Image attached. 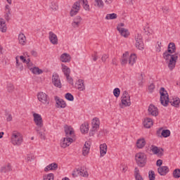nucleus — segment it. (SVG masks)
Here are the masks:
<instances>
[{"instance_id":"1","label":"nucleus","mask_w":180,"mask_h":180,"mask_svg":"<svg viewBox=\"0 0 180 180\" xmlns=\"http://www.w3.org/2000/svg\"><path fill=\"white\" fill-rule=\"evenodd\" d=\"M160 103L162 106L165 108L168 106V103H171L172 106H174V108H178L180 103L179 98H176L173 101H169V95H168V92L165 90V88L161 87L160 89Z\"/></svg>"},{"instance_id":"2","label":"nucleus","mask_w":180,"mask_h":180,"mask_svg":"<svg viewBox=\"0 0 180 180\" xmlns=\"http://www.w3.org/2000/svg\"><path fill=\"white\" fill-rule=\"evenodd\" d=\"M179 53H176L175 54H171L168 51H165L162 56L164 60H165L166 63H168V68L171 71L175 68V65H176V60H178Z\"/></svg>"},{"instance_id":"3","label":"nucleus","mask_w":180,"mask_h":180,"mask_svg":"<svg viewBox=\"0 0 180 180\" xmlns=\"http://www.w3.org/2000/svg\"><path fill=\"white\" fill-rule=\"evenodd\" d=\"M135 160L139 167L143 168L147 164V155L144 153H138L135 155Z\"/></svg>"},{"instance_id":"4","label":"nucleus","mask_w":180,"mask_h":180,"mask_svg":"<svg viewBox=\"0 0 180 180\" xmlns=\"http://www.w3.org/2000/svg\"><path fill=\"white\" fill-rule=\"evenodd\" d=\"M121 102L122 103L120 104V108L122 109L131 105V102L130 101V95H129L127 91H123L122 96L121 97Z\"/></svg>"},{"instance_id":"5","label":"nucleus","mask_w":180,"mask_h":180,"mask_svg":"<svg viewBox=\"0 0 180 180\" xmlns=\"http://www.w3.org/2000/svg\"><path fill=\"white\" fill-rule=\"evenodd\" d=\"M23 141V139L20 134L16 131H14L11 136V143L13 146H20Z\"/></svg>"},{"instance_id":"6","label":"nucleus","mask_w":180,"mask_h":180,"mask_svg":"<svg viewBox=\"0 0 180 180\" xmlns=\"http://www.w3.org/2000/svg\"><path fill=\"white\" fill-rule=\"evenodd\" d=\"M136 44L135 46L138 50L143 51L144 50V42L143 41V36L140 34H137L135 36Z\"/></svg>"},{"instance_id":"7","label":"nucleus","mask_w":180,"mask_h":180,"mask_svg":"<svg viewBox=\"0 0 180 180\" xmlns=\"http://www.w3.org/2000/svg\"><path fill=\"white\" fill-rule=\"evenodd\" d=\"M38 101L44 103V105H49L50 103V98H49V96L44 92H39L37 94Z\"/></svg>"},{"instance_id":"8","label":"nucleus","mask_w":180,"mask_h":180,"mask_svg":"<svg viewBox=\"0 0 180 180\" xmlns=\"http://www.w3.org/2000/svg\"><path fill=\"white\" fill-rule=\"evenodd\" d=\"M52 84L54 85V86H56V88L61 89L62 84H61V80H60V76H58V74L53 73L52 75Z\"/></svg>"},{"instance_id":"9","label":"nucleus","mask_w":180,"mask_h":180,"mask_svg":"<svg viewBox=\"0 0 180 180\" xmlns=\"http://www.w3.org/2000/svg\"><path fill=\"white\" fill-rule=\"evenodd\" d=\"M33 117L35 124H37L38 128L41 129L43 127V118H41V115H40V114L34 113Z\"/></svg>"},{"instance_id":"10","label":"nucleus","mask_w":180,"mask_h":180,"mask_svg":"<svg viewBox=\"0 0 180 180\" xmlns=\"http://www.w3.org/2000/svg\"><path fill=\"white\" fill-rule=\"evenodd\" d=\"M55 101H56V108H58L60 109H64V108H67V103H65V101L63 99L60 98V97L56 96Z\"/></svg>"},{"instance_id":"11","label":"nucleus","mask_w":180,"mask_h":180,"mask_svg":"<svg viewBox=\"0 0 180 180\" xmlns=\"http://www.w3.org/2000/svg\"><path fill=\"white\" fill-rule=\"evenodd\" d=\"M72 175H76V176H77V175H80V176H84V178H88L89 176L88 171L82 167L80 169H76V170L74 171Z\"/></svg>"},{"instance_id":"12","label":"nucleus","mask_w":180,"mask_h":180,"mask_svg":"<svg viewBox=\"0 0 180 180\" xmlns=\"http://www.w3.org/2000/svg\"><path fill=\"white\" fill-rule=\"evenodd\" d=\"M150 150L155 155H158V157H162L164 155V149L162 148H158L157 146L152 145Z\"/></svg>"},{"instance_id":"13","label":"nucleus","mask_w":180,"mask_h":180,"mask_svg":"<svg viewBox=\"0 0 180 180\" xmlns=\"http://www.w3.org/2000/svg\"><path fill=\"white\" fill-rule=\"evenodd\" d=\"M72 141H74L72 138L66 136V138H63V140L60 141V147L62 148H67V147H69Z\"/></svg>"},{"instance_id":"14","label":"nucleus","mask_w":180,"mask_h":180,"mask_svg":"<svg viewBox=\"0 0 180 180\" xmlns=\"http://www.w3.org/2000/svg\"><path fill=\"white\" fill-rule=\"evenodd\" d=\"M65 133L66 137H70L72 139H74V137H75V132H74V129L68 125L65 126Z\"/></svg>"},{"instance_id":"15","label":"nucleus","mask_w":180,"mask_h":180,"mask_svg":"<svg viewBox=\"0 0 180 180\" xmlns=\"http://www.w3.org/2000/svg\"><path fill=\"white\" fill-rule=\"evenodd\" d=\"M149 115L151 116L157 117L158 116V108L155 105L150 104L148 109Z\"/></svg>"},{"instance_id":"16","label":"nucleus","mask_w":180,"mask_h":180,"mask_svg":"<svg viewBox=\"0 0 180 180\" xmlns=\"http://www.w3.org/2000/svg\"><path fill=\"white\" fill-rule=\"evenodd\" d=\"M49 40L51 43L53 45L58 44V38L57 37V35L51 31L49 32Z\"/></svg>"},{"instance_id":"17","label":"nucleus","mask_w":180,"mask_h":180,"mask_svg":"<svg viewBox=\"0 0 180 180\" xmlns=\"http://www.w3.org/2000/svg\"><path fill=\"white\" fill-rule=\"evenodd\" d=\"M158 172L162 176H165L166 174L169 172V168H168L167 166H162L158 167Z\"/></svg>"},{"instance_id":"18","label":"nucleus","mask_w":180,"mask_h":180,"mask_svg":"<svg viewBox=\"0 0 180 180\" xmlns=\"http://www.w3.org/2000/svg\"><path fill=\"white\" fill-rule=\"evenodd\" d=\"M170 54H174V53L176 52V46H175V43L170 42L167 46V50H166Z\"/></svg>"},{"instance_id":"19","label":"nucleus","mask_w":180,"mask_h":180,"mask_svg":"<svg viewBox=\"0 0 180 180\" xmlns=\"http://www.w3.org/2000/svg\"><path fill=\"white\" fill-rule=\"evenodd\" d=\"M108 153V146L106 143H102L100 145V157H104Z\"/></svg>"},{"instance_id":"20","label":"nucleus","mask_w":180,"mask_h":180,"mask_svg":"<svg viewBox=\"0 0 180 180\" xmlns=\"http://www.w3.org/2000/svg\"><path fill=\"white\" fill-rule=\"evenodd\" d=\"M117 30L120 32L121 36H123V37H128L129 34H130V33H129V30L126 28L117 27Z\"/></svg>"},{"instance_id":"21","label":"nucleus","mask_w":180,"mask_h":180,"mask_svg":"<svg viewBox=\"0 0 180 180\" xmlns=\"http://www.w3.org/2000/svg\"><path fill=\"white\" fill-rule=\"evenodd\" d=\"M0 30L2 33H6V30H8L6 21H5L4 18H0Z\"/></svg>"},{"instance_id":"22","label":"nucleus","mask_w":180,"mask_h":180,"mask_svg":"<svg viewBox=\"0 0 180 180\" xmlns=\"http://www.w3.org/2000/svg\"><path fill=\"white\" fill-rule=\"evenodd\" d=\"M58 168V165L57 163H51L49 165L46 166L44 169V171H56Z\"/></svg>"},{"instance_id":"23","label":"nucleus","mask_w":180,"mask_h":180,"mask_svg":"<svg viewBox=\"0 0 180 180\" xmlns=\"http://www.w3.org/2000/svg\"><path fill=\"white\" fill-rule=\"evenodd\" d=\"M60 61L62 63H70L71 61V56L67 53H63L60 56Z\"/></svg>"},{"instance_id":"24","label":"nucleus","mask_w":180,"mask_h":180,"mask_svg":"<svg viewBox=\"0 0 180 180\" xmlns=\"http://www.w3.org/2000/svg\"><path fill=\"white\" fill-rule=\"evenodd\" d=\"M99 124H101L99 118L98 117L94 118L92 121V129H94V130H98V129H99Z\"/></svg>"},{"instance_id":"25","label":"nucleus","mask_w":180,"mask_h":180,"mask_svg":"<svg viewBox=\"0 0 180 180\" xmlns=\"http://www.w3.org/2000/svg\"><path fill=\"white\" fill-rule=\"evenodd\" d=\"M146 146V139L144 138L139 139L136 141V147L138 148H143Z\"/></svg>"},{"instance_id":"26","label":"nucleus","mask_w":180,"mask_h":180,"mask_svg":"<svg viewBox=\"0 0 180 180\" xmlns=\"http://www.w3.org/2000/svg\"><path fill=\"white\" fill-rule=\"evenodd\" d=\"M18 41L20 44H22V46H25V44H26V36H25V34L23 33L19 34Z\"/></svg>"},{"instance_id":"27","label":"nucleus","mask_w":180,"mask_h":180,"mask_svg":"<svg viewBox=\"0 0 180 180\" xmlns=\"http://www.w3.org/2000/svg\"><path fill=\"white\" fill-rule=\"evenodd\" d=\"M12 171V166L10 163H8L7 165L3 166L1 168V172H4V174H6V172H11Z\"/></svg>"},{"instance_id":"28","label":"nucleus","mask_w":180,"mask_h":180,"mask_svg":"<svg viewBox=\"0 0 180 180\" xmlns=\"http://www.w3.org/2000/svg\"><path fill=\"white\" fill-rule=\"evenodd\" d=\"M62 71L65 77L69 76L71 74V69L67 67V65L62 64Z\"/></svg>"},{"instance_id":"29","label":"nucleus","mask_w":180,"mask_h":180,"mask_svg":"<svg viewBox=\"0 0 180 180\" xmlns=\"http://www.w3.org/2000/svg\"><path fill=\"white\" fill-rule=\"evenodd\" d=\"M143 126L146 129H150L153 126V120L150 118H146L143 121Z\"/></svg>"},{"instance_id":"30","label":"nucleus","mask_w":180,"mask_h":180,"mask_svg":"<svg viewBox=\"0 0 180 180\" xmlns=\"http://www.w3.org/2000/svg\"><path fill=\"white\" fill-rule=\"evenodd\" d=\"M37 134L39 136L41 140H46V134H44V131H41V129L40 128H36L35 129Z\"/></svg>"},{"instance_id":"31","label":"nucleus","mask_w":180,"mask_h":180,"mask_svg":"<svg viewBox=\"0 0 180 180\" xmlns=\"http://www.w3.org/2000/svg\"><path fill=\"white\" fill-rule=\"evenodd\" d=\"M77 89L79 91H85V85L84 84V80L79 79L77 81Z\"/></svg>"},{"instance_id":"32","label":"nucleus","mask_w":180,"mask_h":180,"mask_svg":"<svg viewBox=\"0 0 180 180\" xmlns=\"http://www.w3.org/2000/svg\"><path fill=\"white\" fill-rule=\"evenodd\" d=\"M81 132L83 134L88 133L89 131V127L88 123H84L80 126Z\"/></svg>"},{"instance_id":"33","label":"nucleus","mask_w":180,"mask_h":180,"mask_svg":"<svg viewBox=\"0 0 180 180\" xmlns=\"http://www.w3.org/2000/svg\"><path fill=\"white\" fill-rule=\"evenodd\" d=\"M30 71H32V74L40 75V74H43V70L37 67L31 68Z\"/></svg>"},{"instance_id":"34","label":"nucleus","mask_w":180,"mask_h":180,"mask_svg":"<svg viewBox=\"0 0 180 180\" xmlns=\"http://www.w3.org/2000/svg\"><path fill=\"white\" fill-rule=\"evenodd\" d=\"M136 58H137V57L136 56V55L134 53L131 54L130 57L129 58V65H134V63H136Z\"/></svg>"},{"instance_id":"35","label":"nucleus","mask_w":180,"mask_h":180,"mask_svg":"<svg viewBox=\"0 0 180 180\" xmlns=\"http://www.w3.org/2000/svg\"><path fill=\"white\" fill-rule=\"evenodd\" d=\"M15 67L19 68L20 71H23V64L19 63V56L15 57Z\"/></svg>"},{"instance_id":"36","label":"nucleus","mask_w":180,"mask_h":180,"mask_svg":"<svg viewBox=\"0 0 180 180\" xmlns=\"http://www.w3.org/2000/svg\"><path fill=\"white\" fill-rule=\"evenodd\" d=\"M127 57H129V52H125L124 53H123L122 55V59L121 61V64L122 65H124L125 64L127 63Z\"/></svg>"},{"instance_id":"37","label":"nucleus","mask_w":180,"mask_h":180,"mask_svg":"<svg viewBox=\"0 0 180 180\" xmlns=\"http://www.w3.org/2000/svg\"><path fill=\"white\" fill-rule=\"evenodd\" d=\"M162 137L167 139V137H169L171 136V131L169 129H163L162 131Z\"/></svg>"},{"instance_id":"38","label":"nucleus","mask_w":180,"mask_h":180,"mask_svg":"<svg viewBox=\"0 0 180 180\" xmlns=\"http://www.w3.org/2000/svg\"><path fill=\"white\" fill-rule=\"evenodd\" d=\"M105 19L106 20L117 19V14L115 13L107 14V15L105 16Z\"/></svg>"},{"instance_id":"39","label":"nucleus","mask_w":180,"mask_h":180,"mask_svg":"<svg viewBox=\"0 0 180 180\" xmlns=\"http://www.w3.org/2000/svg\"><path fill=\"white\" fill-rule=\"evenodd\" d=\"M94 6L96 8H103L104 4L102 0H94Z\"/></svg>"},{"instance_id":"40","label":"nucleus","mask_w":180,"mask_h":180,"mask_svg":"<svg viewBox=\"0 0 180 180\" xmlns=\"http://www.w3.org/2000/svg\"><path fill=\"white\" fill-rule=\"evenodd\" d=\"M13 91H15V86H13L12 84V83H8L7 84V91L9 93V94H12V92H13Z\"/></svg>"},{"instance_id":"41","label":"nucleus","mask_w":180,"mask_h":180,"mask_svg":"<svg viewBox=\"0 0 180 180\" xmlns=\"http://www.w3.org/2000/svg\"><path fill=\"white\" fill-rule=\"evenodd\" d=\"M65 99H67V101H69L70 102H72V101H74V96H72V94H71L70 93H67L65 95Z\"/></svg>"},{"instance_id":"42","label":"nucleus","mask_w":180,"mask_h":180,"mask_svg":"<svg viewBox=\"0 0 180 180\" xmlns=\"http://www.w3.org/2000/svg\"><path fill=\"white\" fill-rule=\"evenodd\" d=\"M174 178H180V169H176L173 171Z\"/></svg>"},{"instance_id":"43","label":"nucleus","mask_w":180,"mask_h":180,"mask_svg":"<svg viewBox=\"0 0 180 180\" xmlns=\"http://www.w3.org/2000/svg\"><path fill=\"white\" fill-rule=\"evenodd\" d=\"M81 8V4H79V1H76L73 6H72V8L75 11H79V8Z\"/></svg>"},{"instance_id":"44","label":"nucleus","mask_w":180,"mask_h":180,"mask_svg":"<svg viewBox=\"0 0 180 180\" xmlns=\"http://www.w3.org/2000/svg\"><path fill=\"white\" fill-rule=\"evenodd\" d=\"M148 178H149V180H155V173L154 172V171L153 170L149 171Z\"/></svg>"},{"instance_id":"45","label":"nucleus","mask_w":180,"mask_h":180,"mask_svg":"<svg viewBox=\"0 0 180 180\" xmlns=\"http://www.w3.org/2000/svg\"><path fill=\"white\" fill-rule=\"evenodd\" d=\"M5 116H6L7 122H12V120H13L12 114H10L7 110H6Z\"/></svg>"},{"instance_id":"46","label":"nucleus","mask_w":180,"mask_h":180,"mask_svg":"<svg viewBox=\"0 0 180 180\" xmlns=\"http://www.w3.org/2000/svg\"><path fill=\"white\" fill-rule=\"evenodd\" d=\"M89 150H91V148L84 147L83 146L82 149V154L85 157L86 155H88L89 154Z\"/></svg>"},{"instance_id":"47","label":"nucleus","mask_w":180,"mask_h":180,"mask_svg":"<svg viewBox=\"0 0 180 180\" xmlns=\"http://www.w3.org/2000/svg\"><path fill=\"white\" fill-rule=\"evenodd\" d=\"M113 95L115 96V98H119V96H120V89L115 88L113 90Z\"/></svg>"},{"instance_id":"48","label":"nucleus","mask_w":180,"mask_h":180,"mask_svg":"<svg viewBox=\"0 0 180 180\" xmlns=\"http://www.w3.org/2000/svg\"><path fill=\"white\" fill-rule=\"evenodd\" d=\"M44 180H54V174L50 173L44 177Z\"/></svg>"},{"instance_id":"49","label":"nucleus","mask_w":180,"mask_h":180,"mask_svg":"<svg viewBox=\"0 0 180 180\" xmlns=\"http://www.w3.org/2000/svg\"><path fill=\"white\" fill-rule=\"evenodd\" d=\"M4 18L6 19V22L11 20V10L6 11V14L4 15Z\"/></svg>"},{"instance_id":"50","label":"nucleus","mask_w":180,"mask_h":180,"mask_svg":"<svg viewBox=\"0 0 180 180\" xmlns=\"http://www.w3.org/2000/svg\"><path fill=\"white\" fill-rule=\"evenodd\" d=\"M66 79L68 82L70 84V85H74V79L70 76V75L68 76H66Z\"/></svg>"},{"instance_id":"51","label":"nucleus","mask_w":180,"mask_h":180,"mask_svg":"<svg viewBox=\"0 0 180 180\" xmlns=\"http://www.w3.org/2000/svg\"><path fill=\"white\" fill-rule=\"evenodd\" d=\"M51 8L52 11H57L58 9V4L56 3H52Z\"/></svg>"},{"instance_id":"52","label":"nucleus","mask_w":180,"mask_h":180,"mask_svg":"<svg viewBox=\"0 0 180 180\" xmlns=\"http://www.w3.org/2000/svg\"><path fill=\"white\" fill-rule=\"evenodd\" d=\"M79 25H81V22H79L73 21L72 22V26L75 29H76V27H79Z\"/></svg>"},{"instance_id":"53","label":"nucleus","mask_w":180,"mask_h":180,"mask_svg":"<svg viewBox=\"0 0 180 180\" xmlns=\"http://www.w3.org/2000/svg\"><path fill=\"white\" fill-rule=\"evenodd\" d=\"M74 22H79V23H81V22H82V18H81V16L79 15H77L74 19H73Z\"/></svg>"},{"instance_id":"54","label":"nucleus","mask_w":180,"mask_h":180,"mask_svg":"<svg viewBox=\"0 0 180 180\" xmlns=\"http://www.w3.org/2000/svg\"><path fill=\"white\" fill-rule=\"evenodd\" d=\"M83 8L85 11H90L89 6L88 5V0L83 4Z\"/></svg>"},{"instance_id":"55","label":"nucleus","mask_w":180,"mask_h":180,"mask_svg":"<svg viewBox=\"0 0 180 180\" xmlns=\"http://www.w3.org/2000/svg\"><path fill=\"white\" fill-rule=\"evenodd\" d=\"M79 11L78 10H74V9H71L70 15V16H75V15H77V13H78Z\"/></svg>"},{"instance_id":"56","label":"nucleus","mask_w":180,"mask_h":180,"mask_svg":"<svg viewBox=\"0 0 180 180\" xmlns=\"http://www.w3.org/2000/svg\"><path fill=\"white\" fill-rule=\"evenodd\" d=\"M157 44H158V46H156V51L158 53H160L161 52V42L158 41Z\"/></svg>"},{"instance_id":"57","label":"nucleus","mask_w":180,"mask_h":180,"mask_svg":"<svg viewBox=\"0 0 180 180\" xmlns=\"http://www.w3.org/2000/svg\"><path fill=\"white\" fill-rule=\"evenodd\" d=\"M162 11H163V13H168L169 12V7H167V6H163L162 7Z\"/></svg>"},{"instance_id":"58","label":"nucleus","mask_w":180,"mask_h":180,"mask_svg":"<svg viewBox=\"0 0 180 180\" xmlns=\"http://www.w3.org/2000/svg\"><path fill=\"white\" fill-rule=\"evenodd\" d=\"M162 128H160L158 131H157V132H156V134H157V136L158 137H162V136H161L162 135Z\"/></svg>"},{"instance_id":"59","label":"nucleus","mask_w":180,"mask_h":180,"mask_svg":"<svg viewBox=\"0 0 180 180\" xmlns=\"http://www.w3.org/2000/svg\"><path fill=\"white\" fill-rule=\"evenodd\" d=\"M108 58H109V56H108L107 54H104L101 57V60L103 61V63H105L106 62V60H108Z\"/></svg>"},{"instance_id":"60","label":"nucleus","mask_w":180,"mask_h":180,"mask_svg":"<svg viewBox=\"0 0 180 180\" xmlns=\"http://www.w3.org/2000/svg\"><path fill=\"white\" fill-rule=\"evenodd\" d=\"M135 179L136 180H144V179H143V176H141V175H140V174L136 173V175H135Z\"/></svg>"},{"instance_id":"61","label":"nucleus","mask_w":180,"mask_h":180,"mask_svg":"<svg viewBox=\"0 0 180 180\" xmlns=\"http://www.w3.org/2000/svg\"><path fill=\"white\" fill-rule=\"evenodd\" d=\"M156 165L157 167H161L162 165V160L161 159L158 160L156 162Z\"/></svg>"},{"instance_id":"62","label":"nucleus","mask_w":180,"mask_h":180,"mask_svg":"<svg viewBox=\"0 0 180 180\" xmlns=\"http://www.w3.org/2000/svg\"><path fill=\"white\" fill-rule=\"evenodd\" d=\"M97 129H94L93 128L91 129L89 132V136H94L95 134V131H97Z\"/></svg>"},{"instance_id":"63","label":"nucleus","mask_w":180,"mask_h":180,"mask_svg":"<svg viewBox=\"0 0 180 180\" xmlns=\"http://www.w3.org/2000/svg\"><path fill=\"white\" fill-rule=\"evenodd\" d=\"M155 88V86L154 85V84H151L149 86H148V89L150 91H153V89Z\"/></svg>"},{"instance_id":"64","label":"nucleus","mask_w":180,"mask_h":180,"mask_svg":"<svg viewBox=\"0 0 180 180\" xmlns=\"http://www.w3.org/2000/svg\"><path fill=\"white\" fill-rule=\"evenodd\" d=\"M92 58L94 61H96L98 60V56H96V52L95 53V54L92 55Z\"/></svg>"}]
</instances>
